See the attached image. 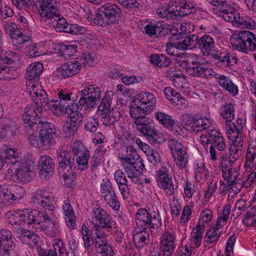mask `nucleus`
<instances>
[{"instance_id":"nucleus-19","label":"nucleus","mask_w":256,"mask_h":256,"mask_svg":"<svg viewBox=\"0 0 256 256\" xmlns=\"http://www.w3.org/2000/svg\"><path fill=\"white\" fill-rule=\"evenodd\" d=\"M154 117L164 126L170 129L174 134L181 135L182 130L178 123L176 122L172 117L164 112L157 110L154 113Z\"/></svg>"},{"instance_id":"nucleus-58","label":"nucleus","mask_w":256,"mask_h":256,"mask_svg":"<svg viewBox=\"0 0 256 256\" xmlns=\"http://www.w3.org/2000/svg\"><path fill=\"white\" fill-rule=\"evenodd\" d=\"M42 94V96L44 95V94ZM45 94L46 96L44 97L43 96H41V94H38L32 99L34 103V106L36 107L40 108L42 110L43 108L47 106L48 108L50 110V101H48V96L46 92Z\"/></svg>"},{"instance_id":"nucleus-2","label":"nucleus","mask_w":256,"mask_h":256,"mask_svg":"<svg viewBox=\"0 0 256 256\" xmlns=\"http://www.w3.org/2000/svg\"><path fill=\"white\" fill-rule=\"evenodd\" d=\"M137 232H144L148 228L152 235L156 234L162 226V220L158 211L148 212L146 209H138L135 216Z\"/></svg>"},{"instance_id":"nucleus-11","label":"nucleus","mask_w":256,"mask_h":256,"mask_svg":"<svg viewBox=\"0 0 256 256\" xmlns=\"http://www.w3.org/2000/svg\"><path fill=\"white\" fill-rule=\"evenodd\" d=\"M5 218L7 223L15 231L16 235L22 232L28 226L26 214L20 210L8 212Z\"/></svg>"},{"instance_id":"nucleus-32","label":"nucleus","mask_w":256,"mask_h":256,"mask_svg":"<svg viewBox=\"0 0 256 256\" xmlns=\"http://www.w3.org/2000/svg\"><path fill=\"white\" fill-rule=\"evenodd\" d=\"M16 236L23 244L30 246L36 245L39 240V237L37 234L32 232L28 230L26 228L16 234Z\"/></svg>"},{"instance_id":"nucleus-57","label":"nucleus","mask_w":256,"mask_h":256,"mask_svg":"<svg viewBox=\"0 0 256 256\" xmlns=\"http://www.w3.org/2000/svg\"><path fill=\"white\" fill-rule=\"evenodd\" d=\"M168 146L172 156L186 151V147L179 141L175 139H170L168 142Z\"/></svg>"},{"instance_id":"nucleus-49","label":"nucleus","mask_w":256,"mask_h":256,"mask_svg":"<svg viewBox=\"0 0 256 256\" xmlns=\"http://www.w3.org/2000/svg\"><path fill=\"white\" fill-rule=\"evenodd\" d=\"M237 26L242 28H246L250 29H254L256 28V23L250 17L247 16L244 14L242 16L238 14L236 24Z\"/></svg>"},{"instance_id":"nucleus-31","label":"nucleus","mask_w":256,"mask_h":256,"mask_svg":"<svg viewBox=\"0 0 256 256\" xmlns=\"http://www.w3.org/2000/svg\"><path fill=\"white\" fill-rule=\"evenodd\" d=\"M214 41L209 35L204 34L198 40V47L200 50L203 55L207 56L210 54L214 48Z\"/></svg>"},{"instance_id":"nucleus-44","label":"nucleus","mask_w":256,"mask_h":256,"mask_svg":"<svg viewBox=\"0 0 256 256\" xmlns=\"http://www.w3.org/2000/svg\"><path fill=\"white\" fill-rule=\"evenodd\" d=\"M225 128L228 137L229 138L242 134L243 132L244 127L242 125L238 126L232 122L228 121L225 122Z\"/></svg>"},{"instance_id":"nucleus-15","label":"nucleus","mask_w":256,"mask_h":256,"mask_svg":"<svg viewBox=\"0 0 256 256\" xmlns=\"http://www.w3.org/2000/svg\"><path fill=\"white\" fill-rule=\"evenodd\" d=\"M92 216L93 219L94 220L98 226L101 228H106L111 234L113 232H111V228H112L114 221L108 212L101 208L99 206H96L92 209Z\"/></svg>"},{"instance_id":"nucleus-26","label":"nucleus","mask_w":256,"mask_h":256,"mask_svg":"<svg viewBox=\"0 0 256 256\" xmlns=\"http://www.w3.org/2000/svg\"><path fill=\"white\" fill-rule=\"evenodd\" d=\"M38 170L42 178H46L54 168L53 160L48 156H42L38 162Z\"/></svg>"},{"instance_id":"nucleus-6","label":"nucleus","mask_w":256,"mask_h":256,"mask_svg":"<svg viewBox=\"0 0 256 256\" xmlns=\"http://www.w3.org/2000/svg\"><path fill=\"white\" fill-rule=\"evenodd\" d=\"M58 100H52L50 104V110L56 115L60 116L62 114L69 112L70 108H73L72 105L77 104L74 103L77 96L72 92L62 90L58 92Z\"/></svg>"},{"instance_id":"nucleus-41","label":"nucleus","mask_w":256,"mask_h":256,"mask_svg":"<svg viewBox=\"0 0 256 256\" xmlns=\"http://www.w3.org/2000/svg\"><path fill=\"white\" fill-rule=\"evenodd\" d=\"M256 157V139L252 140L249 144L246 154V160L245 166L250 168L254 166V160Z\"/></svg>"},{"instance_id":"nucleus-40","label":"nucleus","mask_w":256,"mask_h":256,"mask_svg":"<svg viewBox=\"0 0 256 256\" xmlns=\"http://www.w3.org/2000/svg\"><path fill=\"white\" fill-rule=\"evenodd\" d=\"M218 63L225 66H231L237 63L238 59L235 54L224 52L220 53L218 57Z\"/></svg>"},{"instance_id":"nucleus-5","label":"nucleus","mask_w":256,"mask_h":256,"mask_svg":"<svg viewBox=\"0 0 256 256\" xmlns=\"http://www.w3.org/2000/svg\"><path fill=\"white\" fill-rule=\"evenodd\" d=\"M121 14V10L117 4L106 3L100 7L94 22L101 26L110 25L116 22Z\"/></svg>"},{"instance_id":"nucleus-1","label":"nucleus","mask_w":256,"mask_h":256,"mask_svg":"<svg viewBox=\"0 0 256 256\" xmlns=\"http://www.w3.org/2000/svg\"><path fill=\"white\" fill-rule=\"evenodd\" d=\"M128 178L134 184H139L140 174L144 168L143 160L133 146L122 150L118 156Z\"/></svg>"},{"instance_id":"nucleus-34","label":"nucleus","mask_w":256,"mask_h":256,"mask_svg":"<svg viewBox=\"0 0 256 256\" xmlns=\"http://www.w3.org/2000/svg\"><path fill=\"white\" fill-rule=\"evenodd\" d=\"M198 36L196 34H190L180 42H176V46L178 50L192 49L198 44Z\"/></svg>"},{"instance_id":"nucleus-39","label":"nucleus","mask_w":256,"mask_h":256,"mask_svg":"<svg viewBox=\"0 0 256 256\" xmlns=\"http://www.w3.org/2000/svg\"><path fill=\"white\" fill-rule=\"evenodd\" d=\"M138 102L134 100L130 106V116L134 119L150 113V112L146 110V108L140 104Z\"/></svg>"},{"instance_id":"nucleus-13","label":"nucleus","mask_w":256,"mask_h":256,"mask_svg":"<svg viewBox=\"0 0 256 256\" xmlns=\"http://www.w3.org/2000/svg\"><path fill=\"white\" fill-rule=\"evenodd\" d=\"M32 202L39 204L46 212H50L55 210V198L46 190H38L32 194Z\"/></svg>"},{"instance_id":"nucleus-4","label":"nucleus","mask_w":256,"mask_h":256,"mask_svg":"<svg viewBox=\"0 0 256 256\" xmlns=\"http://www.w3.org/2000/svg\"><path fill=\"white\" fill-rule=\"evenodd\" d=\"M230 42L234 49L244 53L256 50V34L249 30L235 33L230 36Z\"/></svg>"},{"instance_id":"nucleus-10","label":"nucleus","mask_w":256,"mask_h":256,"mask_svg":"<svg viewBox=\"0 0 256 256\" xmlns=\"http://www.w3.org/2000/svg\"><path fill=\"white\" fill-rule=\"evenodd\" d=\"M230 212V206H227L224 208L222 214L218 218L216 224L210 228L204 236V240L208 244L216 242L220 236L222 226L226 223Z\"/></svg>"},{"instance_id":"nucleus-62","label":"nucleus","mask_w":256,"mask_h":256,"mask_svg":"<svg viewBox=\"0 0 256 256\" xmlns=\"http://www.w3.org/2000/svg\"><path fill=\"white\" fill-rule=\"evenodd\" d=\"M139 232L134 236V241L138 246L144 247L150 242L149 234L146 232Z\"/></svg>"},{"instance_id":"nucleus-48","label":"nucleus","mask_w":256,"mask_h":256,"mask_svg":"<svg viewBox=\"0 0 256 256\" xmlns=\"http://www.w3.org/2000/svg\"><path fill=\"white\" fill-rule=\"evenodd\" d=\"M239 12L234 8L228 6L226 10L221 13L220 17L226 22H232L236 24Z\"/></svg>"},{"instance_id":"nucleus-33","label":"nucleus","mask_w":256,"mask_h":256,"mask_svg":"<svg viewBox=\"0 0 256 256\" xmlns=\"http://www.w3.org/2000/svg\"><path fill=\"white\" fill-rule=\"evenodd\" d=\"M146 34L148 36H157L158 33L160 36L164 35V25L159 22H151L144 27Z\"/></svg>"},{"instance_id":"nucleus-52","label":"nucleus","mask_w":256,"mask_h":256,"mask_svg":"<svg viewBox=\"0 0 256 256\" xmlns=\"http://www.w3.org/2000/svg\"><path fill=\"white\" fill-rule=\"evenodd\" d=\"M210 4L213 12L220 16L221 13L226 10V8L229 6L228 2L225 0H212L210 2Z\"/></svg>"},{"instance_id":"nucleus-9","label":"nucleus","mask_w":256,"mask_h":256,"mask_svg":"<svg viewBox=\"0 0 256 256\" xmlns=\"http://www.w3.org/2000/svg\"><path fill=\"white\" fill-rule=\"evenodd\" d=\"M170 166L168 163L162 164L156 171V178L158 186L164 190L166 194L172 196L178 186L174 184L170 173Z\"/></svg>"},{"instance_id":"nucleus-37","label":"nucleus","mask_w":256,"mask_h":256,"mask_svg":"<svg viewBox=\"0 0 256 256\" xmlns=\"http://www.w3.org/2000/svg\"><path fill=\"white\" fill-rule=\"evenodd\" d=\"M36 228L44 232L46 234L50 237L56 236L59 232L58 226L52 220L51 217L50 220H46L38 227H36Z\"/></svg>"},{"instance_id":"nucleus-55","label":"nucleus","mask_w":256,"mask_h":256,"mask_svg":"<svg viewBox=\"0 0 256 256\" xmlns=\"http://www.w3.org/2000/svg\"><path fill=\"white\" fill-rule=\"evenodd\" d=\"M196 120V118L186 116L183 118L181 124L184 128L188 131L198 132Z\"/></svg>"},{"instance_id":"nucleus-61","label":"nucleus","mask_w":256,"mask_h":256,"mask_svg":"<svg viewBox=\"0 0 256 256\" xmlns=\"http://www.w3.org/2000/svg\"><path fill=\"white\" fill-rule=\"evenodd\" d=\"M2 41L0 45V64H11L16 60L14 54L6 50H2Z\"/></svg>"},{"instance_id":"nucleus-25","label":"nucleus","mask_w":256,"mask_h":256,"mask_svg":"<svg viewBox=\"0 0 256 256\" xmlns=\"http://www.w3.org/2000/svg\"><path fill=\"white\" fill-rule=\"evenodd\" d=\"M216 82L226 91L232 96H236L238 94V86L228 76L220 74L214 75Z\"/></svg>"},{"instance_id":"nucleus-46","label":"nucleus","mask_w":256,"mask_h":256,"mask_svg":"<svg viewBox=\"0 0 256 256\" xmlns=\"http://www.w3.org/2000/svg\"><path fill=\"white\" fill-rule=\"evenodd\" d=\"M12 42L14 46L18 48H22L24 44L30 42V36H26L20 30L11 36Z\"/></svg>"},{"instance_id":"nucleus-21","label":"nucleus","mask_w":256,"mask_h":256,"mask_svg":"<svg viewBox=\"0 0 256 256\" xmlns=\"http://www.w3.org/2000/svg\"><path fill=\"white\" fill-rule=\"evenodd\" d=\"M72 106L73 108H70L68 112L70 120L64 126L65 130L70 134L77 131L83 118L82 114L78 110V105L74 104Z\"/></svg>"},{"instance_id":"nucleus-3","label":"nucleus","mask_w":256,"mask_h":256,"mask_svg":"<svg viewBox=\"0 0 256 256\" xmlns=\"http://www.w3.org/2000/svg\"><path fill=\"white\" fill-rule=\"evenodd\" d=\"M39 132L38 136H30L28 140L34 146L48 148L52 144L53 134L56 135L54 124L46 121H40L38 126Z\"/></svg>"},{"instance_id":"nucleus-30","label":"nucleus","mask_w":256,"mask_h":256,"mask_svg":"<svg viewBox=\"0 0 256 256\" xmlns=\"http://www.w3.org/2000/svg\"><path fill=\"white\" fill-rule=\"evenodd\" d=\"M91 232L92 234L93 244L97 250L107 244L104 232L98 224H94Z\"/></svg>"},{"instance_id":"nucleus-63","label":"nucleus","mask_w":256,"mask_h":256,"mask_svg":"<svg viewBox=\"0 0 256 256\" xmlns=\"http://www.w3.org/2000/svg\"><path fill=\"white\" fill-rule=\"evenodd\" d=\"M54 20L52 21L53 26L57 32H65V30L68 26V23L66 20L63 17H60V14L58 15L56 18H52Z\"/></svg>"},{"instance_id":"nucleus-56","label":"nucleus","mask_w":256,"mask_h":256,"mask_svg":"<svg viewBox=\"0 0 256 256\" xmlns=\"http://www.w3.org/2000/svg\"><path fill=\"white\" fill-rule=\"evenodd\" d=\"M168 146L172 156L186 151V147L179 141L175 139H170L168 142Z\"/></svg>"},{"instance_id":"nucleus-51","label":"nucleus","mask_w":256,"mask_h":256,"mask_svg":"<svg viewBox=\"0 0 256 256\" xmlns=\"http://www.w3.org/2000/svg\"><path fill=\"white\" fill-rule=\"evenodd\" d=\"M17 181H28L30 179L31 170L30 165L26 164L16 169Z\"/></svg>"},{"instance_id":"nucleus-45","label":"nucleus","mask_w":256,"mask_h":256,"mask_svg":"<svg viewBox=\"0 0 256 256\" xmlns=\"http://www.w3.org/2000/svg\"><path fill=\"white\" fill-rule=\"evenodd\" d=\"M208 134L210 138L213 140L214 146L219 150L224 151L226 149L224 140L221 133L216 130H210Z\"/></svg>"},{"instance_id":"nucleus-50","label":"nucleus","mask_w":256,"mask_h":256,"mask_svg":"<svg viewBox=\"0 0 256 256\" xmlns=\"http://www.w3.org/2000/svg\"><path fill=\"white\" fill-rule=\"evenodd\" d=\"M7 0H0V20L4 21L6 18H12L14 12L7 2Z\"/></svg>"},{"instance_id":"nucleus-53","label":"nucleus","mask_w":256,"mask_h":256,"mask_svg":"<svg viewBox=\"0 0 256 256\" xmlns=\"http://www.w3.org/2000/svg\"><path fill=\"white\" fill-rule=\"evenodd\" d=\"M150 62L158 66H167L170 61L168 58L162 54H154L150 56Z\"/></svg>"},{"instance_id":"nucleus-14","label":"nucleus","mask_w":256,"mask_h":256,"mask_svg":"<svg viewBox=\"0 0 256 256\" xmlns=\"http://www.w3.org/2000/svg\"><path fill=\"white\" fill-rule=\"evenodd\" d=\"M36 4L38 14L42 18L52 20L60 15L57 0H37Z\"/></svg>"},{"instance_id":"nucleus-17","label":"nucleus","mask_w":256,"mask_h":256,"mask_svg":"<svg viewBox=\"0 0 256 256\" xmlns=\"http://www.w3.org/2000/svg\"><path fill=\"white\" fill-rule=\"evenodd\" d=\"M42 110L36 106H30L24 109V114L22 115V120L25 124L24 128L32 130L35 124H39Z\"/></svg>"},{"instance_id":"nucleus-16","label":"nucleus","mask_w":256,"mask_h":256,"mask_svg":"<svg viewBox=\"0 0 256 256\" xmlns=\"http://www.w3.org/2000/svg\"><path fill=\"white\" fill-rule=\"evenodd\" d=\"M82 62L78 58L63 63L57 69V75L60 78H66L78 74L82 68Z\"/></svg>"},{"instance_id":"nucleus-42","label":"nucleus","mask_w":256,"mask_h":256,"mask_svg":"<svg viewBox=\"0 0 256 256\" xmlns=\"http://www.w3.org/2000/svg\"><path fill=\"white\" fill-rule=\"evenodd\" d=\"M81 234L85 250L88 253H90L92 250L91 246L93 244L92 236L91 238L92 235L90 234V230L84 224L82 226Z\"/></svg>"},{"instance_id":"nucleus-43","label":"nucleus","mask_w":256,"mask_h":256,"mask_svg":"<svg viewBox=\"0 0 256 256\" xmlns=\"http://www.w3.org/2000/svg\"><path fill=\"white\" fill-rule=\"evenodd\" d=\"M26 90L32 98L38 94H44L43 96H46L45 91L42 89V86L38 82L36 81L32 82V80L30 81L28 83L27 82Z\"/></svg>"},{"instance_id":"nucleus-23","label":"nucleus","mask_w":256,"mask_h":256,"mask_svg":"<svg viewBox=\"0 0 256 256\" xmlns=\"http://www.w3.org/2000/svg\"><path fill=\"white\" fill-rule=\"evenodd\" d=\"M44 214L40 212V210H31L30 212L26 214L28 227L29 228L34 227V224L38 225L37 227L40 226V224H42L46 222V220H50L51 212H46L44 211Z\"/></svg>"},{"instance_id":"nucleus-7","label":"nucleus","mask_w":256,"mask_h":256,"mask_svg":"<svg viewBox=\"0 0 256 256\" xmlns=\"http://www.w3.org/2000/svg\"><path fill=\"white\" fill-rule=\"evenodd\" d=\"M190 6L184 0H177L172 6H160L156 10L157 14L162 18L176 19L190 14Z\"/></svg>"},{"instance_id":"nucleus-12","label":"nucleus","mask_w":256,"mask_h":256,"mask_svg":"<svg viewBox=\"0 0 256 256\" xmlns=\"http://www.w3.org/2000/svg\"><path fill=\"white\" fill-rule=\"evenodd\" d=\"M101 197L106 203L114 210H118L120 203L112 183L108 179L103 180L100 184Z\"/></svg>"},{"instance_id":"nucleus-29","label":"nucleus","mask_w":256,"mask_h":256,"mask_svg":"<svg viewBox=\"0 0 256 256\" xmlns=\"http://www.w3.org/2000/svg\"><path fill=\"white\" fill-rule=\"evenodd\" d=\"M62 212L64 214V219L66 226L70 230L76 228V220L74 212L72 207L68 200H64L62 206Z\"/></svg>"},{"instance_id":"nucleus-28","label":"nucleus","mask_w":256,"mask_h":256,"mask_svg":"<svg viewBox=\"0 0 256 256\" xmlns=\"http://www.w3.org/2000/svg\"><path fill=\"white\" fill-rule=\"evenodd\" d=\"M21 153L18 149L6 148L4 149L0 154V160L4 164H14L21 160Z\"/></svg>"},{"instance_id":"nucleus-64","label":"nucleus","mask_w":256,"mask_h":256,"mask_svg":"<svg viewBox=\"0 0 256 256\" xmlns=\"http://www.w3.org/2000/svg\"><path fill=\"white\" fill-rule=\"evenodd\" d=\"M90 152H84L81 156H78L76 163L79 170H84L88 168V161L90 158Z\"/></svg>"},{"instance_id":"nucleus-8","label":"nucleus","mask_w":256,"mask_h":256,"mask_svg":"<svg viewBox=\"0 0 256 256\" xmlns=\"http://www.w3.org/2000/svg\"><path fill=\"white\" fill-rule=\"evenodd\" d=\"M100 88L95 84H86L84 88L80 90L78 103L84 110H90L96 106L100 99Z\"/></svg>"},{"instance_id":"nucleus-24","label":"nucleus","mask_w":256,"mask_h":256,"mask_svg":"<svg viewBox=\"0 0 256 256\" xmlns=\"http://www.w3.org/2000/svg\"><path fill=\"white\" fill-rule=\"evenodd\" d=\"M12 232L6 229L0 231V253L6 254L15 247Z\"/></svg>"},{"instance_id":"nucleus-38","label":"nucleus","mask_w":256,"mask_h":256,"mask_svg":"<svg viewBox=\"0 0 256 256\" xmlns=\"http://www.w3.org/2000/svg\"><path fill=\"white\" fill-rule=\"evenodd\" d=\"M205 226L203 224H198L196 228H193L191 233L190 246L196 248L200 246L204 232Z\"/></svg>"},{"instance_id":"nucleus-47","label":"nucleus","mask_w":256,"mask_h":256,"mask_svg":"<svg viewBox=\"0 0 256 256\" xmlns=\"http://www.w3.org/2000/svg\"><path fill=\"white\" fill-rule=\"evenodd\" d=\"M220 116L225 120V122L232 121L234 117V106L231 103H226L222 106Z\"/></svg>"},{"instance_id":"nucleus-22","label":"nucleus","mask_w":256,"mask_h":256,"mask_svg":"<svg viewBox=\"0 0 256 256\" xmlns=\"http://www.w3.org/2000/svg\"><path fill=\"white\" fill-rule=\"evenodd\" d=\"M222 174L227 182H232L238 178L239 172L236 169L232 168L234 160L224 156L220 158Z\"/></svg>"},{"instance_id":"nucleus-35","label":"nucleus","mask_w":256,"mask_h":256,"mask_svg":"<svg viewBox=\"0 0 256 256\" xmlns=\"http://www.w3.org/2000/svg\"><path fill=\"white\" fill-rule=\"evenodd\" d=\"M186 68V72L188 74L195 76L208 78L210 76L214 75L212 74L214 73V72L211 69L204 68L200 66V65L188 66V68Z\"/></svg>"},{"instance_id":"nucleus-20","label":"nucleus","mask_w":256,"mask_h":256,"mask_svg":"<svg viewBox=\"0 0 256 256\" xmlns=\"http://www.w3.org/2000/svg\"><path fill=\"white\" fill-rule=\"evenodd\" d=\"M176 235L172 230L165 232L160 238V248L163 256H170L174 252L176 247Z\"/></svg>"},{"instance_id":"nucleus-60","label":"nucleus","mask_w":256,"mask_h":256,"mask_svg":"<svg viewBox=\"0 0 256 256\" xmlns=\"http://www.w3.org/2000/svg\"><path fill=\"white\" fill-rule=\"evenodd\" d=\"M208 174V171L202 162L198 163L194 168V176L197 182H200L205 180Z\"/></svg>"},{"instance_id":"nucleus-36","label":"nucleus","mask_w":256,"mask_h":256,"mask_svg":"<svg viewBox=\"0 0 256 256\" xmlns=\"http://www.w3.org/2000/svg\"><path fill=\"white\" fill-rule=\"evenodd\" d=\"M44 68L40 62H34L29 65L26 68V78L28 80L32 81L39 78L42 74Z\"/></svg>"},{"instance_id":"nucleus-54","label":"nucleus","mask_w":256,"mask_h":256,"mask_svg":"<svg viewBox=\"0 0 256 256\" xmlns=\"http://www.w3.org/2000/svg\"><path fill=\"white\" fill-rule=\"evenodd\" d=\"M172 157L175 164L180 170H182L186 166L188 160V155L186 151L173 155Z\"/></svg>"},{"instance_id":"nucleus-27","label":"nucleus","mask_w":256,"mask_h":256,"mask_svg":"<svg viewBox=\"0 0 256 256\" xmlns=\"http://www.w3.org/2000/svg\"><path fill=\"white\" fill-rule=\"evenodd\" d=\"M140 104L146 108V110L152 112L156 106V98L154 94L148 92H141L134 99Z\"/></svg>"},{"instance_id":"nucleus-59","label":"nucleus","mask_w":256,"mask_h":256,"mask_svg":"<svg viewBox=\"0 0 256 256\" xmlns=\"http://www.w3.org/2000/svg\"><path fill=\"white\" fill-rule=\"evenodd\" d=\"M120 118V112L117 110L112 108V110L108 113V116L103 118V124L106 126L113 125L119 120Z\"/></svg>"},{"instance_id":"nucleus-18","label":"nucleus","mask_w":256,"mask_h":256,"mask_svg":"<svg viewBox=\"0 0 256 256\" xmlns=\"http://www.w3.org/2000/svg\"><path fill=\"white\" fill-rule=\"evenodd\" d=\"M59 169L64 172V176L66 179L72 178V166L74 160L71 158V154L66 150L57 153Z\"/></svg>"}]
</instances>
